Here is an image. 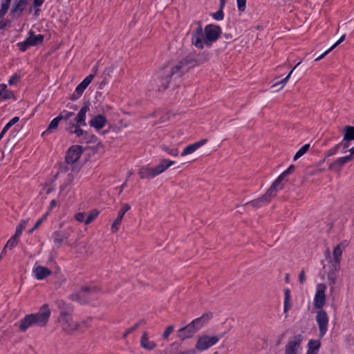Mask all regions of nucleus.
Here are the masks:
<instances>
[{
  "label": "nucleus",
  "instance_id": "7",
  "mask_svg": "<svg viewBox=\"0 0 354 354\" xmlns=\"http://www.w3.org/2000/svg\"><path fill=\"white\" fill-rule=\"evenodd\" d=\"M73 232L72 229H67L64 231H55L52 234L53 239L54 245L56 248H59L64 241L68 245L71 246V244L68 243L66 241L70 236L71 234Z\"/></svg>",
  "mask_w": 354,
  "mask_h": 354
},
{
  "label": "nucleus",
  "instance_id": "25",
  "mask_svg": "<svg viewBox=\"0 0 354 354\" xmlns=\"http://www.w3.org/2000/svg\"><path fill=\"white\" fill-rule=\"evenodd\" d=\"M28 43L33 46H37L42 43L44 36L41 35H35L32 30L29 32V37L27 38Z\"/></svg>",
  "mask_w": 354,
  "mask_h": 354
},
{
  "label": "nucleus",
  "instance_id": "64",
  "mask_svg": "<svg viewBox=\"0 0 354 354\" xmlns=\"http://www.w3.org/2000/svg\"><path fill=\"white\" fill-rule=\"evenodd\" d=\"M137 329V326H136L135 324L132 327L127 328L123 334V338H126L129 334L134 332Z\"/></svg>",
  "mask_w": 354,
  "mask_h": 354
},
{
  "label": "nucleus",
  "instance_id": "37",
  "mask_svg": "<svg viewBox=\"0 0 354 354\" xmlns=\"http://www.w3.org/2000/svg\"><path fill=\"white\" fill-rule=\"evenodd\" d=\"M198 147L196 145V143H194V144H192V145H189L188 146H187L183 151L182 153H181V156H185L188 154H190V153H194L195 151H196L198 149Z\"/></svg>",
  "mask_w": 354,
  "mask_h": 354
},
{
  "label": "nucleus",
  "instance_id": "19",
  "mask_svg": "<svg viewBox=\"0 0 354 354\" xmlns=\"http://www.w3.org/2000/svg\"><path fill=\"white\" fill-rule=\"evenodd\" d=\"M52 272L46 267L37 266L33 269L35 277L38 280H42L51 274Z\"/></svg>",
  "mask_w": 354,
  "mask_h": 354
},
{
  "label": "nucleus",
  "instance_id": "60",
  "mask_svg": "<svg viewBox=\"0 0 354 354\" xmlns=\"http://www.w3.org/2000/svg\"><path fill=\"white\" fill-rule=\"evenodd\" d=\"M174 327L173 326H169L166 328L165 332L163 333L162 337L165 339H167L169 335L174 331Z\"/></svg>",
  "mask_w": 354,
  "mask_h": 354
},
{
  "label": "nucleus",
  "instance_id": "5",
  "mask_svg": "<svg viewBox=\"0 0 354 354\" xmlns=\"http://www.w3.org/2000/svg\"><path fill=\"white\" fill-rule=\"evenodd\" d=\"M167 73L164 68L158 71L153 75L151 83V89L161 91L165 90L171 82V77L166 75L165 73Z\"/></svg>",
  "mask_w": 354,
  "mask_h": 354
},
{
  "label": "nucleus",
  "instance_id": "41",
  "mask_svg": "<svg viewBox=\"0 0 354 354\" xmlns=\"http://www.w3.org/2000/svg\"><path fill=\"white\" fill-rule=\"evenodd\" d=\"M28 221L26 220H22L20 223L17 225L15 235V236L20 237L23 230L26 228L27 225Z\"/></svg>",
  "mask_w": 354,
  "mask_h": 354
},
{
  "label": "nucleus",
  "instance_id": "23",
  "mask_svg": "<svg viewBox=\"0 0 354 354\" xmlns=\"http://www.w3.org/2000/svg\"><path fill=\"white\" fill-rule=\"evenodd\" d=\"M346 244L341 243L338 244L333 251L334 263L333 264L339 265L342 260V248L345 247Z\"/></svg>",
  "mask_w": 354,
  "mask_h": 354
},
{
  "label": "nucleus",
  "instance_id": "55",
  "mask_svg": "<svg viewBox=\"0 0 354 354\" xmlns=\"http://www.w3.org/2000/svg\"><path fill=\"white\" fill-rule=\"evenodd\" d=\"M86 136L84 137V139L86 140V142L87 143H95L97 141V138L94 135H87V133H85Z\"/></svg>",
  "mask_w": 354,
  "mask_h": 354
},
{
  "label": "nucleus",
  "instance_id": "45",
  "mask_svg": "<svg viewBox=\"0 0 354 354\" xmlns=\"http://www.w3.org/2000/svg\"><path fill=\"white\" fill-rule=\"evenodd\" d=\"M308 347L310 350H318L320 347V342L317 340H310L308 342Z\"/></svg>",
  "mask_w": 354,
  "mask_h": 354
},
{
  "label": "nucleus",
  "instance_id": "27",
  "mask_svg": "<svg viewBox=\"0 0 354 354\" xmlns=\"http://www.w3.org/2000/svg\"><path fill=\"white\" fill-rule=\"evenodd\" d=\"M14 336V331L11 327L0 330V342L8 340Z\"/></svg>",
  "mask_w": 354,
  "mask_h": 354
},
{
  "label": "nucleus",
  "instance_id": "1",
  "mask_svg": "<svg viewBox=\"0 0 354 354\" xmlns=\"http://www.w3.org/2000/svg\"><path fill=\"white\" fill-rule=\"evenodd\" d=\"M196 25L191 33V43L196 48L202 50L205 46L210 47L212 44L216 42L220 37L222 30L221 28L215 24H208L204 29L201 21H196L192 26Z\"/></svg>",
  "mask_w": 354,
  "mask_h": 354
},
{
  "label": "nucleus",
  "instance_id": "39",
  "mask_svg": "<svg viewBox=\"0 0 354 354\" xmlns=\"http://www.w3.org/2000/svg\"><path fill=\"white\" fill-rule=\"evenodd\" d=\"M19 237L15 236L14 234L6 243V248H9L10 250H12L14 248L19 242Z\"/></svg>",
  "mask_w": 354,
  "mask_h": 354
},
{
  "label": "nucleus",
  "instance_id": "9",
  "mask_svg": "<svg viewBox=\"0 0 354 354\" xmlns=\"http://www.w3.org/2000/svg\"><path fill=\"white\" fill-rule=\"evenodd\" d=\"M326 286L324 283H319L316 286V293L314 298V306L317 309H321L326 303L325 291Z\"/></svg>",
  "mask_w": 354,
  "mask_h": 354
},
{
  "label": "nucleus",
  "instance_id": "11",
  "mask_svg": "<svg viewBox=\"0 0 354 354\" xmlns=\"http://www.w3.org/2000/svg\"><path fill=\"white\" fill-rule=\"evenodd\" d=\"M219 338L216 336L203 335L198 339L196 347L198 351H204L216 344Z\"/></svg>",
  "mask_w": 354,
  "mask_h": 354
},
{
  "label": "nucleus",
  "instance_id": "31",
  "mask_svg": "<svg viewBox=\"0 0 354 354\" xmlns=\"http://www.w3.org/2000/svg\"><path fill=\"white\" fill-rule=\"evenodd\" d=\"M27 4L26 0H19L17 1L13 6L11 12L15 13L19 12V15L23 12L25 9L26 6Z\"/></svg>",
  "mask_w": 354,
  "mask_h": 354
},
{
  "label": "nucleus",
  "instance_id": "57",
  "mask_svg": "<svg viewBox=\"0 0 354 354\" xmlns=\"http://www.w3.org/2000/svg\"><path fill=\"white\" fill-rule=\"evenodd\" d=\"M75 218L77 221L80 223H84L86 218H85V213L84 212H78L75 215Z\"/></svg>",
  "mask_w": 354,
  "mask_h": 354
},
{
  "label": "nucleus",
  "instance_id": "52",
  "mask_svg": "<svg viewBox=\"0 0 354 354\" xmlns=\"http://www.w3.org/2000/svg\"><path fill=\"white\" fill-rule=\"evenodd\" d=\"M93 77H94V75L90 74L80 84H82L84 86V88H86L89 85V84L91 82Z\"/></svg>",
  "mask_w": 354,
  "mask_h": 354
},
{
  "label": "nucleus",
  "instance_id": "15",
  "mask_svg": "<svg viewBox=\"0 0 354 354\" xmlns=\"http://www.w3.org/2000/svg\"><path fill=\"white\" fill-rule=\"evenodd\" d=\"M353 160L352 155H348L337 158L329 165V169L335 172L341 170L342 167L348 162Z\"/></svg>",
  "mask_w": 354,
  "mask_h": 354
},
{
  "label": "nucleus",
  "instance_id": "50",
  "mask_svg": "<svg viewBox=\"0 0 354 354\" xmlns=\"http://www.w3.org/2000/svg\"><path fill=\"white\" fill-rule=\"evenodd\" d=\"M93 77H94V75L90 74L80 84H82L84 86V88H86L89 85V84L91 82Z\"/></svg>",
  "mask_w": 354,
  "mask_h": 354
},
{
  "label": "nucleus",
  "instance_id": "3",
  "mask_svg": "<svg viewBox=\"0 0 354 354\" xmlns=\"http://www.w3.org/2000/svg\"><path fill=\"white\" fill-rule=\"evenodd\" d=\"M51 310L48 304L43 305L37 313L29 314L20 321L19 329L25 332L30 327L37 326H46L48 322Z\"/></svg>",
  "mask_w": 354,
  "mask_h": 354
},
{
  "label": "nucleus",
  "instance_id": "49",
  "mask_svg": "<svg viewBox=\"0 0 354 354\" xmlns=\"http://www.w3.org/2000/svg\"><path fill=\"white\" fill-rule=\"evenodd\" d=\"M9 7H10L9 3H6L2 2L1 9H0V17H3L6 14Z\"/></svg>",
  "mask_w": 354,
  "mask_h": 354
},
{
  "label": "nucleus",
  "instance_id": "28",
  "mask_svg": "<svg viewBox=\"0 0 354 354\" xmlns=\"http://www.w3.org/2000/svg\"><path fill=\"white\" fill-rule=\"evenodd\" d=\"M344 141H351L354 140V127L346 126L343 129Z\"/></svg>",
  "mask_w": 354,
  "mask_h": 354
},
{
  "label": "nucleus",
  "instance_id": "14",
  "mask_svg": "<svg viewBox=\"0 0 354 354\" xmlns=\"http://www.w3.org/2000/svg\"><path fill=\"white\" fill-rule=\"evenodd\" d=\"M340 270V266L337 264H332L330 266L329 271L327 274L330 290L333 291L335 289V284L338 277V272Z\"/></svg>",
  "mask_w": 354,
  "mask_h": 354
},
{
  "label": "nucleus",
  "instance_id": "56",
  "mask_svg": "<svg viewBox=\"0 0 354 354\" xmlns=\"http://www.w3.org/2000/svg\"><path fill=\"white\" fill-rule=\"evenodd\" d=\"M19 80L20 76L17 74H15L8 80V84L10 85H15L19 82Z\"/></svg>",
  "mask_w": 354,
  "mask_h": 354
},
{
  "label": "nucleus",
  "instance_id": "6",
  "mask_svg": "<svg viewBox=\"0 0 354 354\" xmlns=\"http://www.w3.org/2000/svg\"><path fill=\"white\" fill-rule=\"evenodd\" d=\"M82 153V148L80 145H74L69 148L66 156V163L67 165V169H69V166L72 167L73 165L78 160Z\"/></svg>",
  "mask_w": 354,
  "mask_h": 354
},
{
  "label": "nucleus",
  "instance_id": "10",
  "mask_svg": "<svg viewBox=\"0 0 354 354\" xmlns=\"http://www.w3.org/2000/svg\"><path fill=\"white\" fill-rule=\"evenodd\" d=\"M97 288L95 286H82L81 290L77 293H73L69 296V298L72 301H77L79 302H86V297L88 295H91L96 292Z\"/></svg>",
  "mask_w": 354,
  "mask_h": 354
},
{
  "label": "nucleus",
  "instance_id": "34",
  "mask_svg": "<svg viewBox=\"0 0 354 354\" xmlns=\"http://www.w3.org/2000/svg\"><path fill=\"white\" fill-rule=\"evenodd\" d=\"M99 214H100V212L96 209H93L91 210L88 212V214L86 218L84 223L86 225H88L91 223H92L98 216Z\"/></svg>",
  "mask_w": 354,
  "mask_h": 354
},
{
  "label": "nucleus",
  "instance_id": "54",
  "mask_svg": "<svg viewBox=\"0 0 354 354\" xmlns=\"http://www.w3.org/2000/svg\"><path fill=\"white\" fill-rule=\"evenodd\" d=\"M93 77H94V75L90 74L80 84H82L84 86V88H86L89 85V84L91 82Z\"/></svg>",
  "mask_w": 354,
  "mask_h": 354
},
{
  "label": "nucleus",
  "instance_id": "16",
  "mask_svg": "<svg viewBox=\"0 0 354 354\" xmlns=\"http://www.w3.org/2000/svg\"><path fill=\"white\" fill-rule=\"evenodd\" d=\"M197 331L190 323L178 330V337L181 340L192 337Z\"/></svg>",
  "mask_w": 354,
  "mask_h": 354
},
{
  "label": "nucleus",
  "instance_id": "18",
  "mask_svg": "<svg viewBox=\"0 0 354 354\" xmlns=\"http://www.w3.org/2000/svg\"><path fill=\"white\" fill-rule=\"evenodd\" d=\"M140 346L142 348L147 351H152L157 346L156 344L153 341L149 339L148 333L147 331H144L140 339Z\"/></svg>",
  "mask_w": 354,
  "mask_h": 354
},
{
  "label": "nucleus",
  "instance_id": "32",
  "mask_svg": "<svg viewBox=\"0 0 354 354\" xmlns=\"http://www.w3.org/2000/svg\"><path fill=\"white\" fill-rule=\"evenodd\" d=\"M12 96L13 93L8 90L7 86L5 84H0V97L3 99H10Z\"/></svg>",
  "mask_w": 354,
  "mask_h": 354
},
{
  "label": "nucleus",
  "instance_id": "8",
  "mask_svg": "<svg viewBox=\"0 0 354 354\" xmlns=\"http://www.w3.org/2000/svg\"><path fill=\"white\" fill-rule=\"evenodd\" d=\"M303 336L300 334L292 337L285 346L284 354H297Z\"/></svg>",
  "mask_w": 354,
  "mask_h": 354
},
{
  "label": "nucleus",
  "instance_id": "44",
  "mask_svg": "<svg viewBox=\"0 0 354 354\" xmlns=\"http://www.w3.org/2000/svg\"><path fill=\"white\" fill-rule=\"evenodd\" d=\"M162 150L166 151L169 155L172 156H177L178 154V150L176 148L170 149L166 145H162L161 147Z\"/></svg>",
  "mask_w": 354,
  "mask_h": 354
},
{
  "label": "nucleus",
  "instance_id": "63",
  "mask_svg": "<svg viewBox=\"0 0 354 354\" xmlns=\"http://www.w3.org/2000/svg\"><path fill=\"white\" fill-rule=\"evenodd\" d=\"M340 148V145H336L334 147L330 149L327 152V156H330L335 155Z\"/></svg>",
  "mask_w": 354,
  "mask_h": 354
},
{
  "label": "nucleus",
  "instance_id": "53",
  "mask_svg": "<svg viewBox=\"0 0 354 354\" xmlns=\"http://www.w3.org/2000/svg\"><path fill=\"white\" fill-rule=\"evenodd\" d=\"M93 77H94V75L90 74L80 84H82L84 86V88H86L89 85V84L91 82Z\"/></svg>",
  "mask_w": 354,
  "mask_h": 354
},
{
  "label": "nucleus",
  "instance_id": "22",
  "mask_svg": "<svg viewBox=\"0 0 354 354\" xmlns=\"http://www.w3.org/2000/svg\"><path fill=\"white\" fill-rule=\"evenodd\" d=\"M174 164V162L172 160L163 159L158 165L154 167L156 176L164 172L167 169H168L170 166L173 165Z\"/></svg>",
  "mask_w": 354,
  "mask_h": 354
},
{
  "label": "nucleus",
  "instance_id": "13",
  "mask_svg": "<svg viewBox=\"0 0 354 354\" xmlns=\"http://www.w3.org/2000/svg\"><path fill=\"white\" fill-rule=\"evenodd\" d=\"M192 68L202 64L209 59V54L207 53H201L196 55L195 53H189L186 56Z\"/></svg>",
  "mask_w": 354,
  "mask_h": 354
},
{
  "label": "nucleus",
  "instance_id": "61",
  "mask_svg": "<svg viewBox=\"0 0 354 354\" xmlns=\"http://www.w3.org/2000/svg\"><path fill=\"white\" fill-rule=\"evenodd\" d=\"M237 7L239 11H244L245 9L246 0H236Z\"/></svg>",
  "mask_w": 354,
  "mask_h": 354
},
{
  "label": "nucleus",
  "instance_id": "47",
  "mask_svg": "<svg viewBox=\"0 0 354 354\" xmlns=\"http://www.w3.org/2000/svg\"><path fill=\"white\" fill-rule=\"evenodd\" d=\"M82 125L80 124H76L75 127V129L73 131V133H75L77 137H81L84 136V131L80 128Z\"/></svg>",
  "mask_w": 354,
  "mask_h": 354
},
{
  "label": "nucleus",
  "instance_id": "24",
  "mask_svg": "<svg viewBox=\"0 0 354 354\" xmlns=\"http://www.w3.org/2000/svg\"><path fill=\"white\" fill-rule=\"evenodd\" d=\"M138 174L142 179H149L156 176L154 168L142 167Z\"/></svg>",
  "mask_w": 354,
  "mask_h": 354
},
{
  "label": "nucleus",
  "instance_id": "48",
  "mask_svg": "<svg viewBox=\"0 0 354 354\" xmlns=\"http://www.w3.org/2000/svg\"><path fill=\"white\" fill-rule=\"evenodd\" d=\"M18 46L19 47L20 50L23 52L26 51L30 46H32V45H30L28 43L27 39L24 41L19 43Z\"/></svg>",
  "mask_w": 354,
  "mask_h": 354
},
{
  "label": "nucleus",
  "instance_id": "29",
  "mask_svg": "<svg viewBox=\"0 0 354 354\" xmlns=\"http://www.w3.org/2000/svg\"><path fill=\"white\" fill-rule=\"evenodd\" d=\"M59 122L60 120L58 117H56L53 120H51L47 129L42 133V136L48 135L57 130Z\"/></svg>",
  "mask_w": 354,
  "mask_h": 354
},
{
  "label": "nucleus",
  "instance_id": "42",
  "mask_svg": "<svg viewBox=\"0 0 354 354\" xmlns=\"http://www.w3.org/2000/svg\"><path fill=\"white\" fill-rule=\"evenodd\" d=\"M284 179L281 175L275 180V181L270 186L272 189L278 191L283 189V185H281L282 180Z\"/></svg>",
  "mask_w": 354,
  "mask_h": 354
},
{
  "label": "nucleus",
  "instance_id": "2",
  "mask_svg": "<svg viewBox=\"0 0 354 354\" xmlns=\"http://www.w3.org/2000/svg\"><path fill=\"white\" fill-rule=\"evenodd\" d=\"M59 314L57 322L62 330L68 335H73L81 329V324L73 319L72 314L73 307L62 299L56 301Z\"/></svg>",
  "mask_w": 354,
  "mask_h": 354
},
{
  "label": "nucleus",
  "instance_id": "21",
  "mask_svg": "<svg viewBox=\"0 0 354 354\" xmlns=\"http://www.w3.org/2000/svg\"><path fill=\"white\" fill-rule=\"evenodd\" d=\"M106 122V118L102 115H97L90 120L89 124L91 127L95 128L97 130L102 129Z\"/></svg>",
  "mask_w": 354,
  "mask_h": 354
},
{
  "label": "nucleus",
  "instance_id": "4",
  "mask_svg": "<svg viewBox=\"0 0 354 354\" xmlns=\"http://www.w3.org/2000/svg\"><path fill=\"white\" fill-rule=\"evenodd\" d=\"M188 59L185 57L176 64L164 67L167 73L165 74L171 78H178L184 75L191 68Z\"/></svg>",
  "mask_w": 354,
  "mask_h": 354
},
{
  "label": "nucleus",
  "instance_id": "17",
  "mask_svg": "<svg viewBox=\"0 0 354 354\" xmlns=\"http://www.w3.org/2000/svg\"><path fill=\"white\" fill-rule=\"evenodd\" d=\"M212 317L210 312L204 313L201 317L194 319L191 324L194 326L196 331L201 329Z\"/></svg>",
  "mask_w": 354,
  "mask_h": 354
},
{
  "label": "nucleus",
  "instance_id": "36",
  "mask_svg": "<svg viewBox=\"0 0 354 354\" xmlns=\"http://www.w3.org/2000/svg\"><path fill=\"white\" fill-rule=\"evenodd\" d=\"M86 88L84 86L80 84L75 88V93L71 95V100H77L83 93Z\"/></svg>",
  "mask_w": 354,
  "mask_h": 354
},
{
  "label": "nucleus",
  "instance_id": "20",
  "mask_svg": "<svg viewBox=\"0 0 354 354\" xmlns=\"http://www.w3.org/2000/svg\"><path fill=\"white\" fill-rule=\"evenodd\" d=\"M89 110L88 104L85 103L82 109L78 112L77 116L75 118V121L76 124H82V126H86V114L87 111Z\"/></svg>",
  "mask_w": 354,
  "mask_h": 354
},
{
  "label": "nucleus",
  "instance_id": "33",
  "mask_svg": "<svg viewBox=\"0 0 354 354\" xmlns=\"http://www.w3.org/2000/svg\"><path fill=\"white\" fill-rule=\"evenodd\" d=\"M284 307L283 312L286 313L291 307L290 304V292L288 289L284 290Z\"/></svg>",
  "mask_w": 354,
  "mask_h": 354
},
{
  "label": "nucleus",
  "instance_id": "12",
  "mask_svg": "<svg viewBox=\"0 0 354 354\" xmlns=\"http://www.w3.org/2000/svg\"><path fill=\"white\" fill-rule=\"evenodd\" d=\"M316 321L318 324L319 337H322L328 330V317L324 310H319L316 315Z\"/></svg>",
  "mask_w": 354,
  "mask_h": 354
},
{
  "label": "nucleus",
  "instance_id": "30",
  "mask_svg": "<svg viewBox=\"0 0 354 354\" xmlns=\"http://www.w3.org/2000/svg\"><path fill=\"white\" fill-rule=\"evenodd\" d=\"M301 64V62H298L295 66V67L290 71V73L288 74V75L283 78L282 80H281L280 82H277V83H275L272 86V88H277V85H281L280 87H279L277 91H279L281 90L286 84V83L288 82V81L290 79V75H292L293 71Z\"/></svg>",
  "mask_w": 354,
  "mask_h": 354
},
{
  "label": "nucleus",
  "instance_id": "62",
  "mask_svg": "<svg viewBox=\"0 0 354 354\" xmlns=\"http://www.w3.org/2000/svg\"><path fill=\"white\" fill-rule=\"evenodd\" d=\"M295 165H290L286 171H284L281 176L283 178H285L288 175L292 174L295 171Z\"/></svg>",
  "mask_w": 354,
  "mask_h": 354
},
{
  "label": "nucleus",
  "instance_id": "38",
  "mask_svg": "<svg viewBox=\"0 0 354 354\" xmlns=\"http://www.w3.org/2000/svg\"><path fill=\"white\" fill-rule=\"evenodd\" d=\"M310 144L304 145L295 155L293 160H297L303 155H304L309 149Z\"/></svg>",
  "mask_w": 354,
  "mask_h": 354
},
{
  "label": "nucleus",
  "instance_id": "40",
  "mask_svg": "<svg viewBox=\"0 0 354 354\" xmlns=\"http://www.w3.org/2000/svg\"><path fill=\"white\" fill-rule=\"evenodd\" d=\"M122 218L117 216V218L113 221L111 226V233L115 234L119 230L120 226L122 223Z\"/></svg>",
  "mask_w": 354,
  "mask_h": 354
},
{
  "label": "nucleus",
  "instance_id": "58",
  "mask_svg": "<svg viewBox=\"0 0 354 354\" xmlns=\"http://www.w3.org/2000/svg\"><path fill=\"white\" fill-rule=\"evenodd\" d=\"M48 214V212H47L41 218L39 219L36 222L35 226L31 230H30L29 233H32L35 229H37L41 225V223L46 219Z\"/></svg>",
  "mask_w": 354,
  "mask_h": 354
},
{
  "label": "nucleus",
  "instance_id": "59",
  "mask_svg": "<svg viewBox=\"0 0 354 354\" xmlns=\"http://www.w3.org/2000/svg\"><path fill=\"white\" fill-rule=\"evenodd\" d=\"M277 190L272 189L271 187L267 190L266 192V195L271 200L272 198L275 197L277 195Z\"/></svg>",
  "mask_w": 354,
  "mask_h": 354
},
{
  "label": "nucleus",
  "instance_id": "43",
  "mask_svg": "<svg viewBox=\"0 0 354 354\" xmlns=\"http://www.w3.org/2000/svg\"><path fill=\"white\" fill-rule=\"evenodd\" d=\"M130 209V205H129L128 203L123 204L121 209L119 210L118 213V217L122 219L125 213L128 212Z\"/></svg>",
  "mask_w": 354,
  "mask_h": 354
},
{
  "label": "nucleus",
  "instance_id": "35",
  "mask_svg": "<svg viewBox=\"0 0 354 354\" xmlns=\"http://www.w3.org/2000/svg\"><path fill=\"white\" fill-rule=\"evenodd\" d=\"M19 120V117H14L2 129L0 133V140L3 137L4 134L7 132V131Z\"/></svg>",
  "mask_w": 354,
  "mask_h": 354
},
{
  "label": "nucleus",
  "instance_id": "46",
  "mask_svg": "<svg viewBox=\"0 0 354 354\" xmlns=\"http://www.w3.org/2000/svg\"><path fill=\"white\" fill-rule=\"evenodd\" d=\"M223 10V9L219 8V10L216 12L212 14V17L216 21L223 19L224 13Z\"/></svg>",
  "mask_w": 354,
  "mask_h": 354
},
{
  "label": "nucleus",
  "instance_id": "51",
  "mask_svg": "<svg viewBox=\"0 0 354 354\" xmlns=\"http://www.w3.org/2000/svg\"><path fill=\"white\" fill-rule=\"evenodd\" d=\"M93 77H94V75L90 74L80 84H82L84 86V88H86L89 85V84L91 82Z\"/></svg>",
  "mask_w": 354,
  "mask_h": 354
},
{
  "label": "nucleus",
  "instance_id": "26",
  "mask_svg": "<svg viewBox=\"0 0 354 354\" xmlns=\"http://www.w3.org/2000/svg\"><path fill=\"white\" fill-rule=\"evenodd\" d=\"M73 111L63 110L59 115L57 116L59 120H65L66 122L74 115V111L77 109L76 105H73L71 107Z\"/></svg>",
  "mask_w": 354,
  "mask_h": 354
}]
</instances>
